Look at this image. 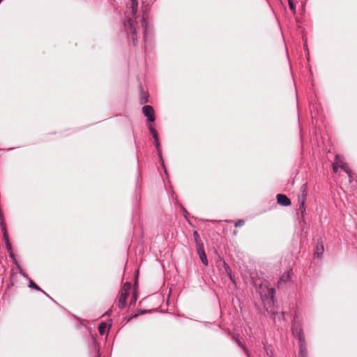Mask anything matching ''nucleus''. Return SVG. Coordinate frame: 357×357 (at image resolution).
<instances>
[{"label": "nucleus", "mask_w": 357, "mask_h": 357, "mask_svg": "<svg viewBox=\"0 0 357 357\" xmlns=\"http://www.w3.org/2000/svg\"><path fill=\"white\" fill-rule=\"evenodd\" d=\"M130 1L131 14L133 16V18L128 17V20L124 22V26L128 38H131L134 45H136L137 42V34L142 29H143L144 31V39H146L147 22L145 20L144 17H142L139 19V21H137V17L135 16V15L138 9L137 1L130 0Z\"/></svg>", "instance_id": "nucleus-1"}, {"label": "nucleus", "mask_w": 357, "mask_h": 357, "mask_svg": "<svg viewBox=\"0 0 357 357\" xmlns=\"http://www.w3.org/2000/svg\"><path fill=\"white\" fill-rule=\"evenodd\" d=\"M291 331L292 334L299 340L298 357H307V350L305 344V336L302 330L298 327V326H296V318H294L292 321Z\"/></svg>", "instance_id": "nucleus-2"}, {"label": "nucleus", "mask_w": 357, "mask_h": 357, "mask_svg": "<svg viewBox=\"0 0 357 357\" xmlns=\"http://www.w3.org/2000/svg\"><path fill=\"white\" fill-rule=\"evenodd\" d=\"M301 196L298 198L299 208L298 211L301 212L302 218H304L305 213V202L307 195V187L305 184H303L301 187Z\"/></svg>", "instance_id": "nucleus-3"}, {"label": "nucleus", "mask_w": 357, "mask_h": 357, "mask_svg": "<svg viewBox=\"0 0 357 357\" xmlns=\"http://www.w3.org/2000/svg\"><path fill=\"white\" fill-rule=\"evenodd\" d=\"M262 300L265 303V305H269V307L274 304V297L275 294V290L274 288H268L266 293H260Z\"/></svg>", "instance_id": "nucleus-4"}, {"label": "nucleus", "mask_w": 357, "mask_h": 357, "mask_svg": "<svg viewBox=\"0 0 357 357\" xmlns=\"http://www.w3.org/2000/svg\"><path fill=\"white\" fill-rule=\"evenodd\" d=\"M142 112L144 116L147 117L149 122H153L155 121L154 110L153 108L150 105H145L142 107Z\"/></svg>", "instance_id": "nucleus-5"}, {"label": "nucleus", "mask_w": 357, "mask_h": 357, "mask_svg": "<svg viewBox=\"0 0 357 357\" xmlns=\"http://www.w3.org/2000/svg\"><path fill=\"white\" fill-rule=\"evenodd\" d=\"M196 248H197V254H198L202 264H204L205 266H208V260H207L206 255L204 251V245L203 244L197 245V246Z\"/></svg>", "instance_id": "nucleus-6"}, {"label": "nucleus", "mask_w": 357, "mask_h": 357, "mask_svg": "<svg viewBox=\"0 0 357 357\" xmlns=\"http://www.w3.org/2000/svg\"><path fill=\"white\" fill-rule=\"evenodd\" d=\"M277 202L283 206H288L291 204V200L285 195H277Z\"/></svg>", "instance_id": "nucleus-7"}, {"label": "nucleus", "mask_w": 357, "mask_h": 357, "mask_svg": "<svg viewBox=\"0 0 357 357\" xmlns=\"http://www.w3.org/2000/svg\"><path fill=\"white\" fill-rule=\"evenodd\" d=\"M128 294V293L121 291L118 301V306L119 308H123L125 307Z\"/></svg>", "instance_id": "nucleus-8"}, {"label": "nucleus", "mask_w": 357, "mask_h": 357, "mask_svg": "<svg viewBox=\"0 0 357 357\" xmlns=\"http://www.w3.org/2000/svg\"><path fill=\"white\" fill-rule=\"evenodd\" d=\"M291 273L290 271L284 272L282 275L280 277V280L278 282V287H280L282 286V284H284L287 281L290 280Z\"/></svg>", "instance_id": "nucleus-9"}, {"label": "nucleus", "mask_w": 357, "mask_h": 357, "mask_svg": "<svg viewBox=\"0 0 357 357\" xmlns=\"http://www.w3.org/2000/svg\"><path fill=\"white\" fill-rule=\"evenodd\" d=\"M233 339L236 342V343L237 344V345L241 347L243 351H244V353L245 354V355L247 356V357H250V353H249V351L248 349H247L245 344H244V342L243 341H241L238 337H235L234 336L233 337Z\"/></svg>", "instance_id": "nucleus-10"}, {"label": "nucleus", "mask_w": 357, "mask_h": 357, "mask_svg": "<svg viewBox=\"0 0 357 357\" xmlns=\"http://www.w3.org/2000/svg\"><path fill=\"white\" fill-rule=\"evenodd\" d=\"M98 331L101 335H104L107 333V324L105 322H101L98 326Z\"/></svg>", "instance_id": "nucleus-11"}, {"label": "nucleus", "mask_w": 357, "mask_h": 357, "mask_svg": "<svg viewBox=\"0 0 357 357\" xmlns=\"http://www.w3.org/2000/svg\"><path fill=\"white\" fill-rule=\"evenodd\" d=\"M324 248L322 243L320 244H317L316 246V250L314 251V255L317 256L318 257H321L324 252Z\"/></svg>", "instance_id": "nucleus-12"}, {"label": "nucleus", "mask_w": 357, "mask_h": 357, "mask_svg": "<svg viewBox=\"0 0 357 357\" xmlns=\"http://www.w3.org/2000/svg\"><path fill=\"white\" fill-rule=\"evenodd\" d=\"M29 287L30 288H33L36 290H38V291H42L43 294H45V295L48 296L43 290H42L40 287H38L34 282H33L31 280H29Z\"/></svg>", "instance_id": "nucleus-13"}, {"label": "nucleus", "mask_w": 357, "mask_h": 357, "mask_svg": "<svg viewBox=\"0 0 357 357\" xmlns=\"http://www.w3.org/2000/svg\"><path fill=\"white\" fill-rule=\"evenodd\" d=\"M131 287H132L131 283L129 282H126L123 284L121 291L129 294Z\"/></svg>", "instance_id": "nucleus-14"}, {"label": "nucleus", "mask_w": 357, "mask_h": 357, "mask_svg": "<svg viewBox=\"0 0 357 357\" xmlns=\"http://www.w3.org/2000/svg\"><path fill=\"white\" fill-rule=\"evenodd\" d=\"M263 344H264V349L266 351L267 356L268 357H273V351L271 349V347L268 346L265 343H263Z\"/></svg>", "instance_id": "nucleus-15"}, {"label": "nucleus", "mask_w": 357, "mask_h": 357, "mask_svg": "<svg viewBox=\"0 0 357 357\" xmlns=\"http://www.w3.org/2000/svg\"><path fill=\"white\" fill-rule=\"evenodd\" d=\"M340 167L342 169H343L345 172H347L349 177H351V170L349 169L348 165L344 162H341Z\"/></svg>", "instance_id": "nucleus-16"}, {"label": "nucleus", "mask_w": 357, "mask_h": 357, "mask_svg": "<svg viewBox=\"0 0 357 357\" xmlns=\"http://www.w3.org/2000/svg\"><path fill=\"white\" fill-rule=\"evenodd\" d=\"M193 237L196 243V247L197 246V245L203 244L200 240L199 236L197 231H195L193 232Z\"/></svg>", "instance_id": "nucleus-17"}, {"label": "nucleus", "mask_w": 357, "mask_h": 357, "mask_svg": "<svg viewBox=\"0 0 357 357\" xmlns=\"http://www.w3.org/2000/svg\"><path fill=\"white\" fill-rule=\"evenodd\" d=\"M224 266H225V271L227 273V275H229L230 280L234 282L233 276L231 274V270L230 267L225 262L224 263Z\"/></svg>", "instance_id": "nucleus-18"}, {"label": "nucleus", "mask_w": 357, "mask_h": 357, "mask_svg": "<svg viewBox=\"0 0 357 357\" xmlns=\"http://www.w3.org/2000/svg\"><path fill=\"white\" fill-rule=\"evenodd\" d=\"M154 139V144L158 151V154L160 155V157H161V153H160V143H159V139H158V137H156Z\"/></svg>", "instance_id": "nucleus-19"}, {"label": "nucleus", "mask_w": 357, "mask_h": 357, "mask_svg": "<svg viewBox=\"0 0 357 357\" xmlns=\"http://www.w3.org/2000/svg\"><path fill=\"white\" fill-rule=\"evenodd\" d=\"M136 301H137V295H136V294H133L132 295V297L130 301V305H135L136 303Z\"/></svg>", "instance_id": "nucleus-20"}, {"label": "nucleus", "mask_w": 357, "mask_h": 357, "mask_svg": "<svg viewBox=\"0 0 357 357\" xmlns=\"http://www.w3.org/2000/svg\"><path fill=\"white\" fill-rule=\"evenodd\" d=\"M149 130L153 138L158 137L157 131L155 128H153L152 126H150Z\"/></svg>", "instance_id": "nucleus-21"}, {"label": "nucleus", "mask_w": 357, "mask_h": 357, "mask_svg": "<svg viewBox=\"0 0 357 357\" xmlns=\"http://www.w3.org/2000/svg\"><path fill=\"white\" fill-rule=\"evenodd\" d=\"M340 165H338L337 162H334L333 164V169L335 173H337L338 172V169L340 168Z\"/></svg>", "instance_id": "nucleus-22"}, {"label": "nucleus", "mask_w": 357, "mask_h": 357, "mask_svg": "<svg viewBox=\"0 0 357 357\" xmlns=\"http://www.w3.org/2000/svg\"><path fill=\"white\" fill-rule=\"evenodd\" d=\"M288 3H289V8L290 9L292 10V11H295L296 10V7L293 3V0H288Z\"/></svg>", "instance_id": "nucleus-23"}, {"label": "nucleus", "mask_w": 357, "mask_h": 357, "mask_svg": "<svg viewBox=\"0 0 357 357\" xmlns=\"http://www.w3.org/2000/svg\"><path fill=\"white\" fill-rule=\"evenodd\" d=\"M244 223H245V221L243 220H238V221L236 222L235 227H241L244 225Z\"/></svg>", "instance_id": "nucleus-24"}, {"label": "nucleus", "mask_w": 357, "mask_h": 357, "mask_svg": "<svg viewBox=\"0 0 357 357\" xmlns=\"http://www.w3.org/2000/svg\"><path fill=\"white\" fill-rule=\"evenodd\" d=\"M4 238H5L6 241V246H7L8 250H11V246H10V243H8V238L6 236V233L4 234Z\"/></svg>", "instance_id": "nucleus-25"}, {"label": "nucleus", "mask_w": 357, "mask_h": 357, "mask_svg": "<svg viewBox=\"0 0 357 357\" xmlns=\"http://www.w3.org/2000/svg\"><path fill=\"white\" fill-rule=\"evenodd\" d=\"M273 319L275 321L276 316L278 315V313H273Z\"/></svg>", "instance_id": "nucleus-26"}, {"label": "nucleus", "mask_w": 357, "mask_h": 357, "mask_svg": "<svg viewBox=\"0 0 357 357\" xmlns=\"http://www.w3.org/2000/svg\"><path fill=\"white\" fill-rule=\"evenodd\" d=\"M10 257H13V255L12 252H10Z\"/></svg>", "instance_id": "nucleus-27"}, {"label": "nucleus", "mask_w": 357, "mask_h": 357, "mask_svg": "<svg viewBox=\"0 0 357 357\" xmlns=\"http://www.w3.org/2000/svg\"><path fill=\"white\" fill-rule=\"evenodd\" d=\"M2 0H0V2Z\"/></svg>", "instance_id": "nucleus-28"}]
</instances>
